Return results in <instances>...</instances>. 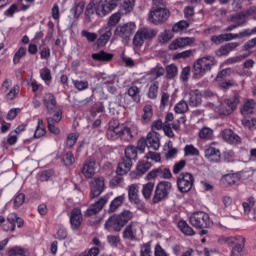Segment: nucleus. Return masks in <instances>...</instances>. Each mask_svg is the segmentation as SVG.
<instances>
[{
    "label": "nucleus",
    "instance_id": "35",
    "mask_svg": "<svg viewBox=\"0 0 256 256\" xmlns=\"http://www.w3.org/2000/svg\"><path fill=\"white\" fill-rule=\"evenodd\" d=\"M95 161H89L86 164H84L83 169H82V174L86 178H91L95 175Z\"/></svg>",
    "mask_w": 256,
    "mask_h": 256
},
{
    "label": "nucleus",
    "instance_id": "54",
    "mask_svg": "<svg viewBox=\"0 0 256 256\" xmlns=\"http://www.w3.org/2000/svg\"><path fill=\"white\" fill-rule=\"evenodd\" d=\"M81 36L86 38L88 43H95L97 41L98 35L95 32H90L88 30H82L81 31Z\"/></svg>",
    "mask_w": 256,
    "mask_h": 256
},
{
    "label": "nucleus",
    "instance_id": "12",
    "mask_svg": "<svg viewBox=\"0 0 256 256\" xmlns=\"http://www.w3.org/2000/svg\"><path fill=\"white\" fill-rule=\"evenodd\" d=\"M63 119V110L62 108H58V110L47 118L48 130L50 133L59 135L61 133L60 128L56 126V124L60 123Z\"/></svg>",
    "mask_w": 256,
    "mask_h": 256
},
{
    "label": "nucleus",
    "instance_id": "40",
    "mask_svg": "<svg viewBox=\"0 0 256 256\" xmlns=\"http://www.w3.org/2000/svg\"><path fill=\"white\" fill-rule=\"evenodd\" d=\"M95 7H97V4H95V1H90L86 6L84 15L89 22H91V19H93V16L97 14V12L95 11Z\"/></svg>",
    "mask_w": 256,
    "mask_h": 256
},
{
    "label": "nucleus",
    "instance_id": "50",
    "mask_svg": "<svg viewBox=\"0 0 256 256\" xmlns=\"http://www.w3.org/2000/svg\"><path fill=\"white\" fill-rule=\"evenodd\" d=\"M174 31L173 30H164L163 32H161V34L159 35V41L160 43H168L169 41L172 40V38L174 37Z\"/></svg>",
    "mask_w": 256,
    "mask_h": 256
},
{
    "label": "nucleus",
    "instance_id": "62",
    "mask_svg": "<svg viewBox=\"0 0 256 256\" xmlns=\"http://www.w3.org/2000/svg\"><path fill=\"white\" fill-rule=\"evenodd\" d=\"M116 174L117 175L110 180V186L111 187H117L118 185H120L123 182V177L122 176L126 175V174H120L118 172V166H117Z\"/></svg>",
    "mask_w": 256,
    "mask_h": 256
},
{
    "label": "nucleus",
    "instance_id": "24",
    "mask_svg": "<svg viewBox=\"0 0 256 256\" xmlns=\"http://www.w3.org/2000/svg\"><path fill=\"white\" fill-rule=\"evenodd\" d=\"M86 0H74V6L71 8L70 13L75 19H79L85 11Z\"/></svg>",
    "mask_w": 256,
    "mask_h": 256
},
{
    "label": "nucleus",
    "instance_id": "25",
    "mask_svg": "<svg viewBox=\"0 0 256 256\" xmlns=\"http://www.w3.org/2000/svg\"><path fill=\"white\" fill-rule=\"evenodd\" d=\"M240 46L239 42H230L226 43L225 45H222L217 51L216 55L218 57L227 56L231 52H233L235 49H237Z\"/></svg>",
    "mask_w": 256,
    "mask_h": 256
},
{
    "label": "nucleus",
    "instance_id": "19",
    "mask_svg": "<svg viewBox=\"0 0 256 256\" xmlns=\"http://www.w3.org/2000/svg\"><path fill=\"white\" fill-rule=\"evenodd\" d=\"M99 35V38H97L96 40V45L98 48H103L108 44L109 40L111 39L112 30L111 28L104 26L99 30Z\"/></svg>",
    "mask_w": 256,
    "mask_h": 256
},
{
    "label": "nucleus",
    "instance_id": "33",
    "mask_svg": "<svg viewBox=\"0 0 256 256\" xmlns=\"http://www.w3.org/2000/svg\"><path fill=\"white\" fill-rule=\"evenodd\" d=\"M47 134L46 126L44 124V120L42 118H39L37 120V126L36 130L34 132V138L40 139L44 137Z\"/></svg>",
    "mask_w": 256,
    "mask_h": 256
},
{
    "label": "nucleus",
    "instance_id": "42",
    "mask_svg": "<svg viewBox=\"0 0 256 256\" xmlns=\"http://www.w3.org/2000/svg\"><path fill=\"white\" fill-rule=\"evenodd\" d=\"M121 14L119 11L113 13L110 17H109V20L107 22V26H105L106 28H109V29H113L114 27H116V25L120 22L121 20Z\"/></svg>",
    "mask_w": 256,
    "mask_h": 256
},
{
    "label": "nucleus",
    "instance_id": "17",
    "mask_svg": "<svg viewBox=\"0 0 256 256\" xmlns=\"http://www.w3.org/2000/svg\"><path fill=\"white\" fill-rule=\"evenodd\" d=\"M194 43V39L191 37H178L174 39L169 45V50L176 51L178 49H184L191 46Z\"/></svg>",
    "mask_w": 256,
    "mask_h": 256
},
{
    "label": "nucleus",
    "instance_id": "47",
    "mask_svg": "<svg viewBox=\"0 0 256 256\" xmlns=\"http://www.w3.org/2000/svg\"><path fill=\"white\" fill-rule=\"evenodd\" d=\"M138 30L145 41L153 39L157 35V30L155 29L140 28Z\"/></svg>",
    "mask_w": 256,
    "mask_h": 256
},
{
    "label": "nucleus",
    "instance_id": "43",
    "mask_svg": "<svg viewBox=\"0 0 256 256\" xmlns=\"http://www.w3.org/2000/svg\"><path fill=\"white\" fill-rule=\"evenodd\" d=\"M124 200H125L124 194L116 197L113 201H111L108 211L110 213L115 212L123 204Z\"/></svg>",
    "mask_w": 256,
    "mask_h": 256
},
{
    "label": "nucleus",
    "instance_id": "55",
    "mask_svg": "<svg viewBox=\"0 0 256 256\" xmlns=\"http://www.w3.org/2000/svg\"><path fill=\"white\" fill-rule=\"evenodd\" d=\"M164 73H165V69L163 68V66L159 64L150 70V75L153 76V79H158L162 77Z\"/></svg>",
    "mask_w": 256,
    "mask_h": 256
},
{
    "label": "nucleus",
    "instance_id": "18",
    "mask_svg": "<svg viewBox=\"0 0 256 256\" xmlns=\"http://www.w3.org/2000/svg\"><path fill=\"white\" fill-rule=\"evenodd\" d=\"M70 226L72 230H78L83 223V213L81 212V208H74L70 212Z\"/></svg>",
    "mask_w": 256,
    "mask_h": 256
},
{
    "label": "nucleus",
    "instance_id": "21",
    "mask_svg": "<svg viewBox=\"0 0 256 256\" xmlns=\"http://www.w3.org/2000/svg\"><path fill=\"white\" fill-rule=\"evenodd\" d=\"M136 135V130L134 128H129L126 124H120L119 139L122 142H131Z\"/></svg>",
    "mask_w": 256,
    "mask_h": 256
},
{
    "label": "nucleus",
    "instance_id": "41",
    "mask_svg": "<svg viewBox=\"0 0 256 256\" xmlns=\"http://www.w3.org/2000/svg\"><path fill=\"white\" fill-rule=\"evenodd\" d=\"M178 228L185 236H193L195 235V231L188 225V223L184 220H180L178 222Z\"/></svg>",
    "mask_w": 256,
    "mask_h": 256
},
{
    "label": "nucleus",
    "instance_id": "23",
    "mask_svg": "<svg viewBox=\"0 0 256 256\" xmlns=\"http://www.w3.org/2000/svg\"><path fill=\"white\" fill-rule=\"evenodd\" d=\"M147 145L149 149H152L154 151L159 150L160 148V134L158 132H155L152 130V132H149L147 134Z\"/></svg>",
    "mask_w": 256,
    "mask_h": 256
},
{
    "label": "nucleus",
    "instance_id": "36",
    "mask_svg": "<svg viewBox=\"0 0 256 256\" xmlns=\"http://www.w3.org/2000/svg\"><path fill=\"white\" fill-rule=\"evenodd\" d=\"M153 117V108L151 104H145L143 108V115L141 117V122L147 124L151 121Z\"/></svg>",
    "mask_w": 256,
    "mask_h": 256
},
{
    "label": "nucleus",
    "instance_id": "48",
    "mask_svg": "<svg viewBox=\"0 0 256 256\" xmlns=\"http://www.w3.org/2000/svg\"><path fill=\"white\" fill-rule=\"evenodd\" d=\"M20 90H21L20 85L18 84L13 85V87L6 94V99L9 101L15 100L20 94Z\"/></svg>",
    "mask_w": 256,
    "mask_h": 256
},
{
    "label": "nucleus",
    "instance_id": "51",
    "mask_svg": "<svg viewBox=\"0 0 256 256\" xmlns=\"http://www.w3.org/2000/svg\"><path fill=\"white\" fill-rule=\"evenodd\" d=\"M158 89H159V81H154L151 83L149 90H148V98L149 99H156L158 95Z\"/></svg>",
    "mask_w": 256,
    "mask_h": 256
},
{
    "label": "nucleus",
    "instance_id": "53",
    "mask_svg": "<svg viewBox=\"0 0 256 256\" xmlns=\"http://www.w3.org/2000/svg\"><path fill=\"white\" fill-rule=\"evenodd\" d=\"M178 74V68L177 66L172 63L170 65H167L166 67V77L168 79H174Z\"/></svg>",
    "mask_w": 256,
    "mask_h": 256
},
{
    "label": "nucleus",
    "instance_id": "16",
    "mask_svg": "<svg viewBox=\"0 0 256 256\" xmlns=\"http://www.w3.org/2000/svg\"><path fill=\"white\" fill-rule=\"evenodd\" d=\"M120 128L121 124L118 122V120H110L108 129L106 130V138L109 141H116L120 139Z\"/></svg>",
    "mask_w": 256,
    "mask_h": 256
},
{
    "label": "nucleus",
    "instance_id": "4",
    "mask_svg": "<svg viewBox=\"0 0 256 256\" xmlns=\"http://www.w3.org/2000/svg\"><path fill=\"white\" fill-rule=\"evenodd\" d=\"M137 156V148L134 146H128L125 149V157L123 161L118 164V172L120 174H127L132 167V161H136Z\"/></svg>",
    "mask_w": 256,
    "mask_h": 256
},
{
    "label": "nucleus",
    "instance_id": "7",
    "mask_svg": "<svg viewBox=\"0 0 256 256\" xmlns=\"http://www.w3.org/2000/svg\"><path fill=\"white\" fill-rule=\"evenodd\" d=\"M195 178L191 173L182 172L177 176V188L181 193H188L194 186Z\"/></svg>",
    "mask_w": 256,
    "mask_h": 256
},
{
    "label": "nucleus",
    "instance_id": "32",
    "mask_svg": "<svg viewBox=\"0 0 256 256\" xmlns=\"http://www.w3.org/2000/svg\"><path fill=\"white\" fill-rule=\"evenodd\" d=\"M114 55L112 53L105 52V50H101L98 53L92 54V59L94 61L99 62H110L113 59Z\"/></svg>",
    "mask_w": 256,
    "mask_h": 256
},
{
    "label": "nucleus",
    "instance_id": "20",
    "mask_svg": "<svg viewBox=\"0 0 256 256\" xmlns=\"http://www.w3.org/2000/svg\"><path fill=\"white\" fill-rule=\"evenodd\" d=\"M156 178L171 179L172 178L171 171L168 168L160 167V168H157V169H153L147 175L148 180H152V179H156Z\"/></svg>",
    "mask_w": 256,
    "mask_h": 256
},
{
    "label": "nucleus",
    "instance_id": "64",
    "mask_svg": "<svg viewBox=\"0 0 256 256\" xmlns=\"http://www.w3.org/2000/svg\"><path fill=\"white\" fill-rule=\"evenodd\" d=\"M151 242L144 243L141 246L140 256H151Z\"/></svg>",
    "mask_w": 256,
    "mask_h": 256
},
{
    "label": "nucleus",
    "instance_id": "52",
    "mask_svg": "<svg viewBox=\"0 0 256 256\" xmlns=\"http://www.w3.org/2000/svg\"><path fill=\"white\" fill-rule=\"evenodd\" d=\"M188 103L185 100H181L176 103L174 111L176 114H184L188 111Z\"/></svg>",
    "mask_w": 256,
    "mask_h": 256
},
{
    "label": "nucleus",
    "instance_id": "30",
    "mask_svg": "<svg viewBox=\"0 0 256 256\" xmlns=\"http://www.w3.org/2000/svg\"><path fill=\"white\" fill-rule=\"evenodd\" d=\"M222 137L229 144H237L241 142L240 136H238V134H235V132H233V130H230L229 128L222 132Z\"/></svg>",
    "mask_w": 256,
    "mask_h": 256
},
{
    "label": "nucleus",
    "instance_id": "11",
    "mask_svg": "<svg viewBox=\"0 0 256 256\" xmlns=\"http://www.w3.org/2000/svg\"><path fill=\"white\" fill-rule=\"evenodd\" d=\"M24 224V219L18 217L17 214L12 213L8 215L7 222L2 225V229L5 232H14L16 230V226L18 228H22Z\"/></svg>",
    "mask_w": 256,
    "mask_h": 256
},
{
    "label": "nucleus",
    "instance_id": "5",
    "mask_svg": "<svg viewBox=\"0 0 256 256\" xmlns=\"http://www.w3.org/2000/svg\"><path fill=\"white\" fill-rule=\"evenodd\" d=\"M169 17L170 11L165 7H152L149 13V21L155 26L166 23Z\"/></svg>",
    "mask_w": 256,
    "mask_h": 256
},
{
    "label": "nucleus",
    "instance_id": "6",
    "mask_svg": "<svg viewBox=\"0 0 256 256\" xmlns=\"http://www.w3.org/2000/svg\"><path fill=\"white\" fill-rule=\"evenodd\" d=\"M190 223L195 228H199V229L210 228L213 225V221L210 219L209 214L203 211L195 212L190 217Z\"/></svg>",
    "mask_w": 256,
    "mask_h": 256
},
{
    "label": "nucleus",
    "instance_id": "3",
    "mask_svg": "<svg viewBox=\"0 0 256 256\" xmlns=\"http://www.w3.org/2000/svg\"><path fill=\"white\" fill-rule=\"evenodd\" d=\"M121 2L122 0H99L95 6L96 15L99 18H105L111 14Z\"/></svg>",
    "mask_w": 256,
    "mask_h": 256
},
{
    "label": "nucleus",
    "instance_id": "59",
    "mask_svg": "<svg viewBox=\"0 0 256 256\" xmlns=\"http://www.w3.org/2000/svg\"><path fill=\"white\" fill-rule=\"evenodd\" d=\"M63 162L64 165L67 167L73 166L75 164V155L73 154V152H67L64 156Z\"/></svg>",
    "mask_w": 256,
    "mask_h": 256
},
{
    "label": "nucleus",
    "instance_id": "22",
    "mask_svg": "<svg viewBox=\"0 0 256 256\" xmlns=\"http://www.w3.org/2000/svg\"><path fill=\"white\" fill-rule=\"evenodd\" d=\"M107 198L102 197L100 198L96 203L92 204L85 212V215L88 217H91L93 215L99 214L101 210H103V207H105V204L107 203Z\"/></svg>",
    "mask_w": 256,
    "mask_h": 256
},
{
    "label": "nucleus",
    "instance_id": "63",
    "mask_svg": "<svg viewBox=\"0 0 256 256\" xmlns=\"http://www.w3.org/2000/svg\"><path fill=\"white\" fill-rule=\"evenodd\" d=\"M79 139V135L75 133L68 134L66 146L67 148H73L75 144L77 143V140Z\"/></svg>",
    "mask_w": 256,
    "mask_h": 256
},
{
    "label": "nucleus",
    "instance_id": "28",
    "mask_svg": "<svg viewBox=\"0 0 256 256\" xmlns=\"http://www.w3.org/2000/svg\"><path fill=\"white\" fill-rule=\"evenodd\" d=\"M205 157L210 162L218 163L221 160V152L219 149L210 146L205 150Z\"/></svg>",
    "mask_w": 256,
    "mask_h": 256
},
{
    "label": "nucleus",
    "instance_id": "39",
    "mask_svg": "<svg viewBox=\"0 0 256 256\" xmlns=\"http://www.w3.org/2000/svg\"><path fill=\"white\" fill-rule=\"evenodd\" d=\"M40 78L44 81L46 85H50L53 80L51 69L49 67H44L40 69Z\"/></svg>",
    "mask_w": 256,
    "mask_h": 256
},
{
    "label": "nucleus",
    "instance_id": "9",
    "mask_svg": "<svg viewBox=\"0 0 256 256\" xmlns=\"http://www.w3.org/2000/svg\"><path fill=\"white\" fill-rule=\"evenodd\" d=\"M172 189V184L167 181H161L155 189L152 202L157 204L168 198L170 191Z\"/></svg>",
    "mask_w": 256,
    "mask_h": 256
},
{
    "label": "nucleus",
    "instance_id": "49",
    "mask_svg": "<svg viewBox=\"0 0 256 256\" xmlns=\"http://www.w3.org/2000/svg\"><path fill=\"white\" fill-rule=\"evenodd\" d=\"M154 187H155L154 182H148L147 184L143 185L142 195L146 200L150 199L152 192L154 190Z\"/></svg>",
    "mask_w": 256,
    "mask_h": 256
},
{
    "label": "nucleus",
    "instance_id": "13",
    "mask_svg": "<svg viewBox=\"0 0 256 256\" xmlns=\"http://www.w3.org/2000/svg\"><path fill=\"white\" fill-rule=\"evenodd\" d=\"M128 199L138 210L145 209V203L139 198V187L136 184H132L128 189Z\"/></svg>",
    "mask_w": 256,
    "mask_h": 256
},
{
    "label": "nucleus",
    "instance_id": "58",
    "mask_svg": "<svg viewBox=\"0 0 256 256\" xmlns=\"http://www.w3.org/2000/svg\"><path fill=\"white\" fill-rule=\"evenodd\" d=\"M8 254V256H26L25 249L18 246L10 248Z\"/></svg>",
    "mask_w": 256,
    "mask_h": 256
},
{
    "label": "nucleus",
    "instance_id": "10",
    "mask_svg": "<svg viewBox=\"0 0 256 256\" xmlns=\"http://www.w3.org/2000/svg\"><path fill=\"white\" fill-rule=\"evenodd\" d=\"M225 242L232 247V256H241L246 242L243 236L228 237Z\"/></svg>",
    "mask_w": 256,
    "mask_h": 256
},
{
    "label": "nucleus",
    "instance_id": "38",
    "mask_svg": "<svg viewBox=\"0 0 256 256\" xmlns=\"http://www.w3.org/2000/svg\"><path fill=\"white\" fill-rule=\"evenodd\" d=\"M127 94L135 103H139L141 100L140 89L136 85H132L128 88Z\"/></svg>",
    "mask_w": 256,
    "mask_h": 256
},
{
    "label": "nucleus",
    "instance_id": "60",
    "mask_svg": "<svg viewBox=\"0 0 256 256\" xmlns=\"http://www.w3.org/2000/svg\"><path fill=\"white\" fill-rule=\"evenodd\" d=\"M230 21L232 23H238V22H244V24L246 23V16L244 14L243 11L233 14L230 16Z\"/></svg>",
    "mask_w": 256,
    "mask_h": 256
},
{
    "label": "nucleus",
    "instance_id": "27",
    "mask_svg": "<svg viewBox=\"0 0 256 256\" xmlns=\"http://www.w3.org/2000/svg\"><path fill=\"white\" fill-rule=\"evenodd\" d=\"M152 167V164L147 161H139L137 167H136V172H131L130 176L134 178L141 177L144 175L150 168Z\"/></svg>",
    "mask_w": 256,
    "mask_h": 256
},
{
    "label": "nucleus",
    "instance_id": "2",
    "mask_svg": "<svg viewBox=\"0 0 256 256\" xmlns=\"http://www.w3.org/2000/svg\"><path fill=\"white\" fill-rule=\"evenodd\" d=\"M217 65V60L214 56H205L199 58L193 66L194 76L203 77L206 73L211 72L212 68Z\"/></svg>",
    "mask_w": 256,
    "mask_h": 256
},
{
    "label": "nucleus",
    "instance_id": "56",
    "mask_svg": "<svg viewBox=\"0 0 256 256\" xmlns=\"http://www.w3.org/2000/svg\"><path fill=\"white\" fill-rule=\"evenodd\" d=\"M26 195L24 193L18 192L13 199V205L15 208L22 206L25 203Z\"/></svg>",
    "mask_w": 256,
    "mask_h": 256
},
{
    "label": "nucleus",
    "instance_id": "44",
    "mask_svg": "<svg viewBox=\"0 0 256 256\" xmlns=\"http://www.w3.org/2000/svg\"><path fill=\"white\" fill-rule=\"evenodd\" d=\"M201 97H202V95L200 94L199 90H195L194 92H191L190 98H189L190 106L196 107L199 104H201V102H202Z\"/></svg>",
    "mask_w": 256,
    "mask_h": 256
},
{
    "label": "nucleus",
    "instance_id": "15",
    "mask_svg": "<svg viewBox=\"0 0 256 256\" xmlns=\"http://www.w3.org/2000/svg\"><path fill=\"white\" fill-rule=\"evenodd\" d=\"M43 105L46 108L48 114H55L58 106V101L55 94L52 92H46L43 96Z\"/></svg>",
    "mask_w": 256,
    "mask_h": 256
},
{
    "label": "nucleus",
    "instance_id": "34",
    "mask_svg": "<svg viewBox=\"0 0 256 256\" xmlns=\"http://www.w3.org/2000/svg\"><path fill=\"white\" fill-rule=\"evenodd\" d=\"M256 109V102L254 99H247L245 101L244 106L241 108V113L243 115L253 114Z\"/></svg>",
    "mask_w": 256,
    "mask_h": 256
},
{
    "label": "nucleus",
    "instance_id": "61",
    "mask_svg": "<svg viewBox=\"0 0 256 256\" xmlns=\"http://www.w3.org/2000/svg\"><path fill=\"white\" fill-rule=\"evenodd\" d=\"M184 153H185V156H192V157H196L200 155L199 150L195 148L193 145H187L184 148Z\"/></svg>",
    "mask_w": 256,
    "mask_h": 256
},
{
    "label": "nucleus",
    "instance_id": "46",
    "mask_svg": "<svg viewBox=\"0 0 256 256\" xmlns=\"http://www.w3.org/2000/svg\"><path fill=\"white\" fill-rule=\"evenodd\" d=\"M190 26V23L186 20H180L179 22L175 23L172 26V32L174 33H180L183 32L184 30L188 29Z\"/></svg>",
    "mask_w": 256,
    "mask_h": 256
},
{
    "label": "nucleus",
    "instance_id": "8",
    "mask_svg": "<svg viewBox=\"0 0 256 256\" xmlns=\"http://www.w3.org/2000/svg\"><path fill=\"white\" fill-rule=\"evenodd\" d=\"M135 30L136 25L134 22L119 24L114 30V36L124 41H129L130 37L133 35Z\"/></svg>",
    "mask_w": 256,
    "mask_h": 256
},
{
    "label": "nucleus",
    "instance_id": "45",
    "mask_svg": "<svg viewBox=\"0 0 256 256\" xmlns=\"http://www.w3.org/2000/svg\"><path fill=\"white\" fill-rule=\"evenodd\" d=\"M214 132L212 128H208V126H204L199 130V137L202 140H212L213 139Z\"/></svg>",
    "mask_w": 256,
    "mask_h": 256
},
{
    "label": "nucleus",
    "instance_id": "29",
    "mask_svg": "<svg viewBox=\"0 0 256 256\" xmlns=\"http://www.w3.org/2000/svg\"><path fill=\"white\" fill-rule=\"evenodd\" d=\"M135 2L136 0H124L123 3L121 1V3L119 4L118 12L122 16L129 15L134 9Z\"/></svg>",
    "mask_w": 256,
    "mask_h": 256
},
{
    "label": "nucleus",
    "instance_id": "57",
    "mask_svg": "<svg viewBox=\"0 0 256 256\" xmlns=\"http://www.w3.org/2000/svg\"><path fill=\"white\" fill-rule=\"evenodd\" d=\"M72 83L74 85V87L78 90V91H85L89 88V81H83V80H72Z\"/></svg>",
    "mask_w": 256,
    "mask_h": 256
},
{
    "label": "nucleus",
    "instance_id": "37",
    "mask_svg": "<svg viewBox=\"0 0 256 256\" xmlns=\"http://www.w3.org/2000/svg\"><path fill=\"white\" fill-rule=\"evenodd\" d=\"M27 56V48L24 46H20L18 50L13 55V64H20L21 60Z\"/></svg>",
    "mask_w": 256,
    "mask_h": 256
},
{
    "label": "nucleus",
    "instance_id": "14",
    "mask_svg": "<svg viewBox=\"0 0 256 256\" xmlns=\"http://www.w3.org/2000/svg\"><path fill=\"white\" fill-rule=\"evenodd\" d=\"M105 191V178H94L90 184V198L95 199Z\"/></svg>",
    "mask_w": 256,
    "mask_h": 256
},
{
    "label": "nucleus",
    "instance_id": "31",
    "mask_svg": "<svg viewBox=\"0 0 256 256\" xmlns=\"http://www.w3.org/2000/svg\"><path fill=\"white\" fill-rule=\"evenodd\" d=\"M225 103L229 108L225 115H230L237 109V106L240 103V96L235 94L233 97L228 98Z\"/></svg>",
    "mask_w": 256,
    "mask_h": 256
},
{
    "label": "nucleus",
    "instance_id": "26",
    "mask_svg": "<svg viewBox=\"0 0 256 256\" xmlns=\"http://www.w3.org/2000/svg\"><path fill=\"white\" fill-rule=\"evenodd\" d=\"M122 236L124 239L130 240V241H136L137 240L136 224L134 222H131L129 225H127L123 231Z\"/></svg>",
    "mask_w": 256,
    "mask_h": 256
},
{
    "label": "nucleus",
    "instance_id": "1",
    "mask_svg": "<svg viewBox=\"0 0 256 256\" xmlns=\"http://www.w3.org/2000/svg\"><path fill=\"white\" fill-rule=\"evenodd\" d=\"M133 218V213L129 210H124L120 214H114L110 216L105 224L104 228L108 231L120 232L121 229Z\"/></svg>",
    "mask_w": 256,
    "mask_h": 256
}]
</instances>
